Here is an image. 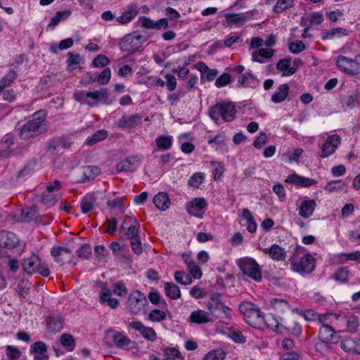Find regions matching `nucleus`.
Instances as JSON below:
<instances>
[{"instance_id": "f257e3e1", "label": "nucleus", "mask_w": 360, "mask_h": 360, "mask_svg": "<svg viewBox=\"0 0 360 360\" xmlns=\"http://www.w3.org/2000/svg\"><path fill=\"white\" fill-rule=\"evenodd\" d=\"M46 116L45 110L35 112L21 127L19 134L20 138L30 140L48 131L49 124L46 120Z\"/></svg>"}, {"instance_id": "f03ea898", "label": "nucleus", "mask_w": 360, "mask_h": 360, "mask_svg": "<svg viewBox=\"0 0 360 360\" xmlns=\"http://www.w3.org/2000/svg\"><path fill=\"white\" fill-rule=\"evenodd\" d=\"M236 108L233 102L221 101L210 107L208 115L216 123L221 118L224 122H231L236 118Z\"/></svg>"}, {"instance_id": "7ed1b4c3", "label": "nucleus", "mask_w": 360, "mask_h": 360, "mask_svg": "<svg viewBox=\"0 0 360 360\" xmlns=\"http://www.w3.org/2000/svg\"><path fill=\"white\" fill-rule=\"evenodd\" d=\"M73 98L82 104H86L91 107L97 105L98 101L106 103L109 98V93L107 89H101L94 91L78 90L73 94Z\"/></svg>"}, {"instance_id": "20e7f679", "label": "nucleus", "mask_w": 360, "mask_h": 360, "mask_svg": "<svg viewBox=\"0 0 360 360\" xmlns=\"http://www.w3.org/2000/svg\"><path fill=\"white\" fill-rule=\"evenodd\" d=\"M239 311L244 316L245 322L251 326L256 327L262 323L264 314L259 308L250 302H242L238 307Z\"/></svg>"}, {"instance_id": "39448f33", "label": "nucleus", "mask_w": 360, "mask_h": 360, "mask_svg": "<svg viewBox=\"0 0 360 360\" xmlns=\"http://www.w3.org/2000/svg\"><path fill=\"white\" fill-rule=\"evenodd\" d=\"M207 308L212 316L229 321L231 318V309L226 306L219 294H213L207 302Z\"/></svg>"}, {"instance_id": "423d86ee", "label": "nucleus", "mask_w": 360, "mask_h": 360, "mask_svg": "<svg viewBox=\"0 0 360 360\" xmlns=\"http://www.w3.org/2000/svg\"><path fill=\"white\" fill-rule=\"evenodd\" d=\"M146 39L138 32H132L125 35L120 41L119 46L122 51L133 54L141 49L142 44Z\"/></svg>"}, {"instance_id": "0eeeda50", "label": "nucleus", "mask_w": 360, "mask_h": 360, "mask_svg": "<svg viewBox=\"0 0 360 360\" xmlns=\"http://www.w3.org/2000/svg\"><path fill=\"white\" fill-rule=\"evenodd\" d=\"M148 306V300L141 291L136 290L129 294L127 300V307L132 314H145Z\"/></svg>"}, {"instance_id": "6e6552de", "label": "nucleus", "mask_w": 360, "mask_h": 360, "mask_svg": "<svg viewBox=\"0 0 360 360\" xmlns=\"http://www.w3.org/2000/svg\"><path fill=\"white\" fill-rule=\"evenodd\" d=\"M237 264L244 275H246L256 282L262 281L261 266L254 259L251 257H244L240 259Z\"/></svg>"}, {"instance_id": "1a4fd4ad", "label": "nucleus", "mask_w": 360, "mask_h": 360, "mask_svg": "<svg viewBox=\"0 0 360 360\" xmlns=\"http://www.w3.org/2000/svg\"><path fill=\"white\" fill-rule=\"evenodd\" d=\"M22 268L27 274L37 273L46 277L50 274L48 266L45 264H41L39 257L37 255H32L30 257L24 259Z\"/></svg>"}, {"instance_id": "9d476101", "label": "nucleus", "mask_w": 360, "mask_h": 360, "mask_svg": "<svg viewBox=\"0 0 360 360\" xmlns=\"http://www.w3.org/2000/svg\"><path fill=\"white\" fill-rule=\"evenodd\" d=\"M290 269L300 274H310L316 266V259L310 254H306L300 261L290 259Z\"/></svg>"}, {"instance_id": "9b49d317", "label": "nucleus", "mask_w": 360, "mask_h": 360, "mask_svg": "<svg viewBox=\"0 0 360 360\" xmlns=\"http://www.w3.org/2000/svg\"><path fill=\"white\" fill-rule=\"evenodd\" d=\"M341 143V138L335 134L327 137L321 147L320 158H326L333 154Z\"/></svg>"}, {"instance_id": "f8f14e48", "label": "nucleus", "mask_w": 360, "mask_h": 360, "mask_svg": "<svg viewBox=\"0 0 360 360\" xmlns=\"http://www.w3.org/2000/svg\"><path fill=\"white\" fill-rule=\"evenodd\" d=\"M335 64L342 72L347 75H356L359 74V68L356 65V60L339 56L335 60Z\"/></svg>"}, {"instance_id": "ddd939ff", "label": "nucleus", "mask_w": 360, "mask_h": 360, "mask_svg": "<svg viewBox=\"0 0 360 360\" xmlns=\"http://www.w3.org/2000/svg\"><path fill=\"white\" fill-rule=\"evenodd\" d=\"M141 160V158L138 156L129 157L116 165V171L117 172H133L139 167Z\"/></svg>"}, {"instance_id": "4468645a", "label": "nucleus", "mask_w": 360, "mask_h": 360, "mask_svg": "<svg viewBox=\"0 0 360 360\" xmlns=\"http://www.w3.org/2000/svg\"><path fill=\"white\" fill-rule=\"evenodd\" d=\"M129 327L139 331L145 339L149 341L154 342L157 338L155 330L144 326L141 321H131L129 323Z\"/></svg>"}, {"instance_id": "2eb2a0df", "label": "nucleus", "mask_w": 360, "mask_h": 360, "mask_svg": "<svg viewBox=\"0 0 360 360\" xmlns=\"http://www.w3.org/2000/svg\"><path fill=\"white\" fill-rule=\"evenodd\" d=\"M262 251L268 255L271 259L276 262H283L287 257V252L284 248L277 244H273L269 248H262Z\"/></svg>"}, {"instance_id": "dca6fc26", "label": "nucleus", "mask_w": 360, "mask_h": 360, "mask_svg": "<svg viewBox=\"0 0 360 360\" xmlns=\"http://www.w3.org/2000/svg\"><path fill=\"white\" fill-rule=\"evenodd\" d=\"M316 206V202L314 199L302 200L298 207L299 215L304 219L309 218L313 215Z\"/></svg>"}, {"instance_id": "f3484780", "label": "nucleus", "mask_w": 360, "mask_h": 360, "mask_svg": "<svg viewBox=\"0 0 360 360\" xmlns=\"http://www.w3.org/2000/svg\"><path fill=\"white\" fill-rule=\"evenodd\" d=\"M19 243V239L16 234L13 232L1 231H0V247L10 249L15 248Z\"/></svg>"}, {"instance_id": "a211bd4d", "label": "nucleus", "mask_w": 360, "mask_h": 360, "mask_svg": "<svg viewBox=\"0 0 360 360\" xmlns=\"http://www.w3.org/2000/svg\"><path fill=\"white\" fill-rule=\"evenodd\" d=\"M319 338L323 343H336L338 340L335 331L328 325H323L319 333Z\"/></svg>"}, {"instance_id": "6ab92c4d", "label": "nucleus", "mask_w": 360, "mask_h": 360, "mask_svg": "<svg viewBox=\"0 0 360 360\" xmlns=\"http://www.w3.org/2000/svg\"><path fill=\"white\" fill-rule=\"evenodd\" d=\"M287 183L292 184L298 187L307 188L316 185L317 181L313 179L300 176L295 173L288 176L285 181Z\"/></svg>"}, {"instance_id": "aec40b11", "label": "nucleus", "mask_w": 360, "mask_h": 360, "mask_svg": "<svg viewBox=\"0 0 360 360\" xmlns=\"http://www.w3.org/2000/svg\"><path fill=\"white\" fill-rule=\"evenodd\" d=\"M212 319L210 312L202 309H196L191 313L188 321L196 324H205L211 322Z\"/></svg>"}, {"instance_id": "412c9836", "label": "nucleus", "mask_w": 360, "mask_h": 360, "mask_svg": "<svg viewBox=\"0 0 360 360\" xmlns=\"http://www.w3.org/2000/svg\"><path fill=\"white\" fill-rule=\"evenodd\" d=\"M30 353L34 356L35 360H46L49 359L47 355V346L42 341H37L30 347Z\"/></svg>"}, {"instance_id": "4be33fe9", "label": "nucleus", "mask_w": 360, "mask_h": 360, "mask_svg": "<svg viewBox=\"0 0 360 360\" xmlns=\"http://www.w3.org/2000/svg\"><path fill=\"white\" fill-rule=\"evenodd\" d=\"M99 299L102 304H106L112 309H116L119 304L118 300L111 297L110 289L104 284L101 287Z\"/></svg>"}, {"instance_id": "5701e85b", "label": "nucleus", "mask_w": 360, "mask_h": 360, "mask_svg": "<svg viewBox=\"0 0 360 360\" xmlns=\"http://www.w3.org/2000/svg\"><path fill=\"white\" fill-rule=\"evenodd\" d=\"M51 253L58 263H63L65 260L70 259L72 256L71 250L60 246L53 247Z\"/></svg>"}, {"instance_id": "b1692460", "label": "nucleus", "mask_w": 360, "mask_h": 360, "mask_svg": "<svg viewBox=\"0 0 360 360\" xmlns=\"http://www.w3.org/2000/svg\"><path fill=\"white\" fill-rule=\"evenodd\" d=\"M140 20L141 26L146 29L160 30L162 27L166 29L169 25L167 20L165 18H162L158 21H154L149 18L142 17Z\"/></svg>"}, {"instance_id": "393cba45", "label": "nucleus", "mask_w": 360, "mask_h": 360, "mask_svg": "<svg viewBox=\"0 0 360 360\" xmlns=\"http://www.w3.org/2000/svg\"><path fill=\"white\" fill-rule=\"evenodd\" d=\"M207 206L205 200L202 198H194L187 206V211L189 214L200 217V212Z\"/></svg>"}, {"instance_id": "a878e982", "label": "nucleus", "mask_w": 360, "mask_h": 360, "mask_svg": "<svg viewBox=\"0 0 360 360\" xmlns=\"http://www.w3.org/2000/svg\"><path fill=\"white\" fill-rule=\"evenodd\" d=\"M141 122V116L139 114H134L131 116H122L117 122L120 128H132Z\"/></svg>"}, {"instance_id": "bb28decb", "label": "nucleus", "mask_w": 360, "mask_h": 360, "mask_svg": "<svg viewBox=\"0 0 360 360\" xmlns=\"http://www.w3.org/2000/svg\"><path fill=\"white\" fill-rule=\"evenodd\" d=\"M108 335H110L114 344L120 348L128 347L131 340L124 333L110 330L107 332Z\"/></svg>"}, {"instance_id": "cd10ccee", "label": "nucleus", "mask_w": 360, "mask_h": 360, "mask_svg": "<svg viewBox=\"0 0 360 360\" xmlns=\"http://www.w3.org/2000/svg\"><path fill=\"white\" fill-rule=\"evenodd\" d=\"M340 347L345 352H355L360 354V336L345 339L341 342Z\"/></svg>"}, {"instance_id": "c85d7f7f", "label": "nucleus", "mask_w": 360, "mask_h": 360, "mask_svg": "<svg viewBox=\"0 0 360 360\" xmlns=\"http://www.w3.org/2000/svg\"><path fill=\"white\" fill-rule=\"evenodd\" d=\"M274 54V50L270 48H262L251 53L252 60L259 63H263L264 59H270Z\"/></svg>"}, {"instance_id": "c756f323", "label": "nucleus", "mask_w": 360, "mask_h": 360, "mask_svg": "<svg viewBox=\"0 0 360 360\" xmlns=\"http://www.w3.org/2000/svg\"><path fill=\"white\" fill-rule=\"evenodd\" d=\"M139 8L136 4H131L127 7L120 16L117 18V21L120 24H127L131 22L138 14Z\"/></svg>"}, {"instance_id": "7c9ffc66", "label": "nucleus", "mask_w": 360, "mask_h": 360, "mask_svg": "<svg viewBox=\"0 0 360 360\" xmlns=\"http://www.w3.org/2000/svg\"><path fill=\"white\" fill-rule=\"evenodd\" d=\"M289 93V86L287 84L280 85L271 96V100L274 103H281L285 100Z\"/></svg>"}, {"instance_id": "2f4dec72", "label": "nucleus", "mask_w": 360, "mask_h": 360, "mask_svg": "<svg viewBox=\"0 0 360 360\" xmlns=\"http://www.w3.org/2000/svg\"><path fill=\"white\" fill-rule=\"evenodd\" d=\"M153 202L155 207L160 210H166L170 206L169 196L165 192H160L156 194L153 198Z\"/></svg>"}, {"instance_id": "473e14b6", "label": "nucleus", "mask_w": 360, "mask_h": 360, "mask_svg": "<svg viewBox=\"0 0 360 360\" xmlns=\"http://www.w3.org/2000/svg\"><path fill=\"white\" fill-rule=\"evenodd\" d=\"M278 70L283 72L282 76H290L295 74L297 69L290 66V60L288 58H283L278 60L276 64Z\"/></svg>"}, {"instance_id": "72a5a7b5", "label": "nucleus", "mask_w": 360, "mask_h": 360, "mask_svg": "<svg viewBox=\"0 0 360 360\" xmlns=\"http://www.w3.org/2000/svg\"><path fill=\"white\" fill-rule=\"evenodd\" d=\"M238 82L244 87L256 88L259 85V80L251 73H245L238 79Z\"/></svg>"}, {"instance_id": "f704fd0d", "label": "nucleus", "mask_w": 360, "mask_h": 360, "mask_svg": "<svg viewBox=\"0 0 360 360\" xmlns=\"http://www.w3.org/2000/svg\"><path fill=\"white\" fill-rule=\"evenodd\" d=\"M349 35V31L342 27H335L325 32L322 35V39H333L343 36Z\"/></svg>"}, {"instance_id": "c9c22d12", "label": "nucleus", "mask_w": 360, "mask_h": 360, "mask_svg": "<svg viewBox=\"0 0 360 360\" xmlns=\"http://www.w3.org/2000/svg\"><path fill=\"white\" fill-rule=\"evenodd\" d=\"M226 22H224V25L226 27H233V25H236L238 27H241L243 24V18H242L241 13H226L224 15Z\"/></svg>"}, {"instance_id": "e433bc0d", "label": "nucleus", "mask_w": 360, "mask_h": 360, "mask_svg": "<svg viewBox=\"0 0 360 360\" xmlns=\"http://www.w3.org/2000/svg\"><path fill=\"white\" fill-rule=\"evenodd\" d=\"M70 14L71 12L69 10L57 12L56 15L51 19L50 22L46 27V30H53L61 20L68 19Z\"/></svg>"}, {"instance_id": "4c0bfd02", "label": "nucleus", "mask_w": 360, "mask_h": 360, "mask_svg": "<svg viewBox=\"0 0 360 360\" xmlns=\"http://www.w3.org/2000/svg\"><path fill=\"white\" fill-rule=\"evenodd\" d=\"M270 305L275 311L280 314L285 313L290 307L287 300L280 298L272 299L270 301Z\"/></svg>"}, {"instance_id": "58836bf2", "label": "nucleus", "mask_w": 360, "mask_h": 360, "mask_svg": "<svg viewBox=\"0 0 360 360\" xmlns=\"http://www.w3.org/2000/svg\"><path fill=\"white\" fill-rule=\"evenodd\" d=\"M165 292L166 295L172 300H177L181 297V290L179 286L174 283L166 282Z\"/></svg>"}, {"instance_id": "ea45409f", "label": "nucleus", "mask_w": 360, "mask_h": 360, "mask_svg": "<svg viewBox=\"0 0 360 360\" xmlns=\"http://www.w3.org/2000/svg\"><path fill=\"white\" fill-rule=\"evenodd\" d=\"M242 217L246 220L247 230L251 233H255L257 225L250 211L247 208L243 209L242 211Z\"/></svg>"}, {"instance_id": "a19ab883", "label": "nucleus", "mask_w": 360, "mask_h": 360, "mask_svg": "<svg viewBox=\"0 0 360 360\" xmlns=\"http://www.w3.org/2000/svg\"><path fill=\"white\" fill-rule=\"evenodd\" d=\"M96 197L94 194L89 193L86 195L81 202V210L83 213L86 214L93 210Z\"/></svg>"}, {"instance_id": "79ce46f5", "label": "nucleus", "mask_w": 360, "mask_h": 360, "mask_svg": "<svg viewBox=\"0 0 360 360\" xmlns=\"http://www.w3.org/2000/svg\"><path fill=\"white\" fill-rule=\"evenodd\" d=\"M347 186V184L341 179L333 180L328 182L324 190L329 192H335L344 190Z\"/></svg>"}, {"instance_id": "37998d69", "label": "nucleus", "mask_w": 360, "mask_h": 360, "mask_svg": "<svg viewBox=\"0 0 360 360\" xmlns=\"http://www.w3.org/2000/svg\"><path fill=\"white\" fill-rule=\"evenodd\" d=\"M358 93H353L342 98L341 103L343 107L352 109L359 103Z\"/></svg>"}, {"instance_id": "c03bdc74", "label": "nucleus", "mask_w": 360, "mask_h": 360, "mask_svg": "<svg viewBox=\"0 0 360 360\" xmlns=\"http://www.w3.org/2000/svg\"><path fill=\"white\" fill-rule=\"evenodd\" d=\"M108 131L105 129L98 130L91 136L87 138V139L86 140V143L88 146H94L98 142H100L105 139L108 136Z\"/></svg>"}, {"instance_id": "a18cd8bd", "label": "nucleus", "mask_w": 360, "mask_h": 360, "mask_svg": "<svg viewBox=\"0 0 360 360\" xmlns=\"http://www.w3.org/2000/svg\"><path fill=\"white\" fill-rule=\"evenodd\" d=\"M172 137L171 136H160L155 139L157 147L160 150H169L172 145Z\"/></svg>"}, {"instance_id": "49530a36", "label": "nucleus", "mask_w": 360, "mask_h": 360, "mask_svg": "<svg viewBox=\"0 0 360 360\" xmlns=\"http://www.w3.org/2000/svg\"><path fill=\"white\" fill-rule=\"evenodd\" d=\"M349 276V269L347 267H341L335 272L333 278L337 281L346 283L348 281Z\"/></svg>"}, {"instance_id": "de8ad7c7", "label": "nucleus", "mask_w": 360, "mask_h": 360, "mask_svg": "<svg viewBox=\"0 0 360 360\" xmlns=\"http://www.w3.org/2000/svg\"><path fill=\"white\" fill-rule=\"evenodd\" d=\"M101 173V169L97 166L89 165L84 167L83 174L86 179H94Z\"/></svg>"}, {"instance_id": "09e8293b", "label": "nucleus", "mask_w": 360, "mask_h": 360, "mask_svg": "<svg viewBox=\"0 0 360 360\" xmlns=\"http://www.w3.org/2000/svg\"><path fill=\"white\" fill-rule=\"evenodd\" d=\"M294 0H278L273 11L274 13H281L286 9L292 7Z\"/></svg>"}, {"instance_id": "8fccbe9b", "label": "nucleus", "mask_w": 360, "mask_h": 360, "mask_svg": "<svg viewBox=\"0 0 360 360\" xmlns=\"http://www.w3.org/2000/svg\"><path fill=\"white\" fill-rule=\"evenodd\" d=\"M205 180V174L202 172L193 174L188 180V185L194 188H200Z\"/></svg>"}, {"instance_id": "3c124183", "label": "nucleus", "mask_w": 360, "mask_h": 360, "mask_svg": "<svg viewBox=\"0 0 360 360\" xmlns=\"http://www.w3.org/2000/svg\"><path fill=\"white\" fill-rule=\"evenodd\" d=\"M175 281L184 285H187L191 283L192 278L191 276L183 271H177L174 273Z\"/></svg>"}, {"instance_id": "603ef678", "label": "nucleus", "mask_w": 360, "mask_h": 360, "mask_svg": "<svg viewBox=\"0 0 360 360\" xmlns=\"http://www.w3.org/2000/svg\"><path fill=\"white\" fill-rule=\"evenodd\" d=\"M60 343L68 351H72L75 347V340L70 334L65 333L60 337Z\"/></svg>"}, {"instance_id": "864d4df0", "label": "nucleus", "mask_w": 360, "mask_h": 360, "mask_svg": "<svg viewBox=\"0 0 360 360\" xmlns=\"http://www.w3.org/2000/svg\"><path fill=\"white\" fill-rule=\"evenodd\" d=\"M167 317V314L163 310L153 309L148 314V320L152 322H160Z\"/></svg>"}, {"instance_id": "5fc2aeb1", "label": "nucleus", "mask_w": 360, "mask_h": 360, "mask_svg": "<svg viewBox=\"0 0 360 360\" xmlns=\"http://www.w3.org/2000/svg\"><path fill=\"white\" fill-rule=\"evenodd\" d=\"M139 225H131L127 228L124 235L122 237V239H134L139 237Z\"/></svg>"}, {"instance_id": "6e6d98bb", "label": "nucleus", "mask_w": 360, "mask_h": 360, "mask_svg": "<svg viewBox=\"0 0 360 360\" xmlns=\"http://www.w3.org/2000/svg\"><path fill=\"white\" fill-rule=\"evenodd\" d=\"M63 328V321L60 316L53 317L49 323V329L53 332H59Z\"/></svg>"}, {"instance_id": "4d7b16f0", "label": "nucleus", "mask_w": 360, "mask_h": 360, "mask_svg": "<svg viewBox=\"0 0 360 360\" xmlns=\"http://www.w3.org/2000/svg\"><path fill=\"white\" fill-rule=\"evenodd\" d=\"M68 58L67 63L70 70L76 69L77 66L81 63V57L79 54H74L71 52L68 53Z\"/></svg>"}, {"instance_id": "13d9d810", "label": "nucleus", "mask_w": 360, "mask_h": 360, "mask_svg": "<svg viewBox=\"0 0 360 360\" xmlns=\"http://www.w3.org/2000/svg\"><path fill=\"white\" fill-rule=\"evenodd\" d=\"M6 354L10 360L18 359L21 356L20 350L14 346L7 345L5 347Z\"/></svg>"}, {"instance_id": "bf43d9fd", "label": "nucleus", "mask_w": 360, "mask_h": 360, "mask_svg": "<svg viewBox=\"0 0 360 360\" xmlns=\"http://www.w3.org/2000/svg\"><path fill=\"white\" fill-rule=\"evenodd\" d=\"M225 353L221 349H215L207 353L203 360H224Z\"/></svg>"}, {"instance_id": "052dcab7", "label": "nucleus", "mask_w": 360, "mask_h": 360, "mask_svg": "<svg viewBox=\"0 0 360 360\" xmlns=\"http://www.w3.org/2000/svg\"><path fill=\"white\" fill-rule=\"evenodd\" d=\"M306 46L304 44L300 41L297 40L295 41H292L289 44V49L292 53H299L305 50Z\"/></svg>"}, {"instance_id": "680f3d73", "label": "nucleus", "mask_w": 360, "mask_h": 360, "mask_svg": "<svg viewBox=\"0 0 360 360\" xmlns=\"http://www.w3.org/2000/svg\"><path fill=\"white\" fill-rule=\"evenodd\" d=\"M41 202L48 207L53 206L56 202V195L45 191L41 195Z\"/></svg>"}, {"instance_id": "e2e57ef3", "label": "nucleus", "mask_w": 360, "mask_h": 360, "mask_svg": "<svg viewBox=\"0 0 360 360\" xmlns=\"http://www.w3.org/2000/svg\"><path fill=\"white\" fill-rule=\"evenodd\" d=\"M231 76L228 73H223L215 81V86L221 88L231 83Z\"/></svg>"}, {"instance_id": "0e129e2a", "label": "nucleus", "mask_w": 360, "mask_h": 360, "mask_svg": "<svg viewBox=\"0 0 360 360\" xmlns=\"http://www.w3.org/2000/svg\"><path fill=\"white\" fill-rule=\"evenodd\" d=\"M111 77V71L110 68H105L98 77V82L104 85L109 82Z\"/></svg>"}, {"instance_id": "69168bd1", "label": "nucleus", "mask_w": 360, "mask_h": 360, "mask_svg": "<svg viewBox=\"0 0 360 360\" xmlns=\"http://www.w3.org/2000/svg\"><path fill=\"white\" fill-rule=\"evenodd\" d=\"M187 269L194 278L199 279L202 277V271L200 268L195 264V261L191 263V265L187 266Z\"/></svg>"}, {"instance_id": "338daca9", "label": "nucleus", "mask_w": 360, "mask_h": 360, "mask_svg": "<svg viewBox=\"0 0 360 360\" xmlns=\"http://www.w3.org/2000/svg\"><path fill=\"white\" fill-rule=\"evenodd\" d=\"M347 326L349 332H355L359 326L357 317L354 316H348L347 319Z\"/></svg>"}, {"instance_id": "774afa93", "label": "nucleus", "mask_w": 360, "mask_h": 360, "mask_svg": "<svg viewBox=\"0 0 360 360\" xmlns=\"http://www.w3.org/2000/svg\"><path fill=\"white\" fill-rule=\"evenodd\" d=\"M262 323H264L267 327L272 329L276 328L278 326V321L274 318L271 314H269L266 316L264 315V320Z\"/></svg>"}]
</instances>
